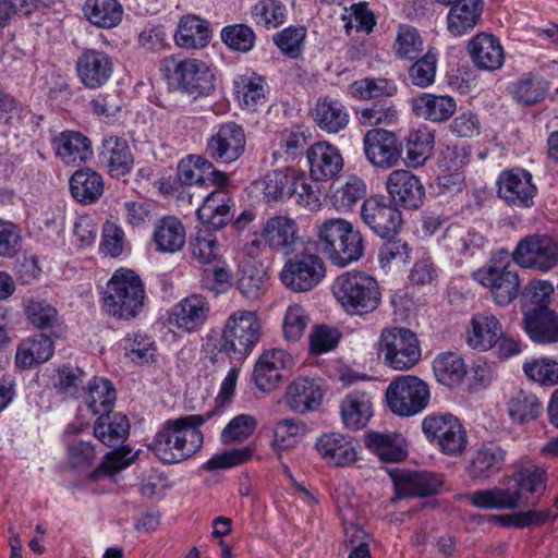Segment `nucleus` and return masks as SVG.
<instances>
[{"instance_id": "obj_30", "label": "nucleus", "mask_w": 558, "mask_h": 558, "mask_svg": "<svg viewBox=\"0 0 558 558\" xmlns=\"http://www.w3.org/2000/svg\"><path fill=\"white\" fill-rule=\"evenodd\" d=\"M523 326L529 338L535 343L558 342V314L549 307L524 310Z\"/></svg>"}, {"instance_id": "obj_63", "label": "nucleus", "mask_w": 558, "mask_h": 558, "mask_svg": "<svg viewBox=\"0 0 558 558\" xmlns=\"http://www.w3.org/2000/svg\"><path fill=\"white\" fill-rule=\"evenodd\" d=\"M359 124L363 126H389L397 122L398 111L392 105L374 104L369 107H363L355 111Z\"/></svg>"}, {"instance_id": "obj_44", "label": "nucleus", "mask_w": 558, "mask_h": 558, "mask_svg": "<svg viewBox=\"0 0 558 558\" xmlns=\"http://www.w3.org/2000/svg\"><path fill=\"white\" fill-rule=\"evenodd\" d=\"M82 10L86 20L99 28H113L123 17V7L118 0H85Z\"/></svg>"}, {"instance_id": "obj_53", "label": "nucleus", "mask_w": 558, "mask_h": 558, "mask_svg": "<svg viewBox=\"0 0 558 558\" xmlns=\"http://www.w3.org/2000/svg\"><path fill=\"white\" fill-rule=\"evenodd\" d=\"M434 141V134L426 126L411 131L407 138L408 166L412 168L423 166L433 151Z\"/></svg>"}, {"instance_id": "obj_7", "label": "nucleus", "mask_w": 558, "mask_h": 558, "mask_svg": "<svg viewBox=\"0 0 558 558\" xmlns=\"http://www.w3.org/2000/svg\"><path fill=\"white\" fill-rule=\"evenodd\" d=\"M511 256L505 248L494 252L490 263L477 269L473 278L484 288L489 289L496 304L508 305L518 295L520 278L515 270L509 268Z\"/></svg>"}, {"instance_id": "obj_54", "label": "nucleus", "mask_w": 558, "mask_h": 558, "mask_svg": "<svg viewBox=\"0 0 558 558\" xmlns=\"http://www.w3.org/2000/svg\"><path fill=\"white\" fill-rule=\"evenodd\" d=\"M546 471L536 465L520 469L508 477V482L520 495V502L524 494H542L546 488Z\"/></svg>"}, {"instance_id": "obj_28", "label": "nucleus", "mask_w": 558, "mask_h": 558, "mask_svg": "<svg viewBox=\"0 0 558 558\" xmlns=\"http://www.w3.org/2000/svg\"><path fill=\"white\" fill-rule=\"evenodd\" d=\"M438 166L440 174L432 184L433 191L438 196L451 197L464 189V174L460 171L462 158L453 148H446L441 151Z\"/></svg>"}, {"instance_id": "obj_6", "label": "nucleus", "mask_w": 558, "mask_h": 558, "mask_svg": "<svg viewBox=\"0 0 558 558\" xmlns=\"http://www.w3.org/2000/svg\"><path fill=\"white\" fill-rule=\"evenodd\" d=\"M161 70L170 85L193 98L208 96L215 90V75L201 59L170 56L163 59Z\"/></svg>"}, {"instance_id": "obj_18", "label": "nucleus", "mask_w": 558, "mask_h": 558, "mask_svg": "<svg viewBox=\"0 0 558 558\" xmlns=\"http://www.w3.org/2000/svg\"><path fill=\"white\" fill-rule=\"evenodd\" d=\"M498 196L507 204L517 207H530L537 193L532 174L521 168L507 169L497 179Z\"/></svg>"}, {"instance_id": "obj_48", "label": "nucleus", "mask_w": 558, "mask_h": 558, "mask_svg": "<svg viewBox=\"0 0 558 558\" xmlns=\"http://www.w3.org/2000/svg\"><path fill=\"white\" fill-rule=\"evenodd\" d=\"M437 381L447 387L458 386L466 375L464 360L456 352H442L433 361Z\"/></svg>"}, {"instance_id": "obj_29", "label": "nucleus", "mask_w": 558, "mask_h": 558, "mask_svg": "<svg viewBox=\"0 0 558 558\" xmlns=\"http://www.w3.org/2000/svg\"><path fill=\"white\" fill-rule=\"evenodd\" d=\"M487 244V239L480 232L460 226H449L441 239V245L451 259L475 255Z\"/></svg>"}, {"instance_id": "obj_22", "label": "nucleus", "mask_w": 558, "mask_h": 558, "mask_svg": "<svg viewBox=\"0 0 558 558\" xmlns=\"http://www.w3.org/2000/svg\"><path fill=\"white\" fill-rule=\"evenodd\" d=\"M260 236L271 250L283 254H290L301 241L296 221L284 215L268 218L262 227Z\"/></svg>"}, {"instance_id": "obj_27", "label": "nucleus", "mask_w": 558, "mask_h": 558, "mask_svg": "<svg viewBox=\"0 0 558 558\" xmlns=\"http://www.w3.org/2000/svg\"><path fill=\"white\" fill-rule=\"evenodd\" d=\"M98 157L113 178L124 177L134 167L132 149L128 141L121 136L108 135L104 137Z\"/></svg>"}, {"instance_id": "obj_33", "label": "nucleus", "mask_w": 558, "mask_h": 558, "mask_svg": "<svg viewBox=\"0 0 558 558\" xmlns=\"http://www.w3.org/2000/svg\"><path fill=\"white\" fill-rule=\"evenodd\" d=\"M468 51L474 65L481 70H498L505 61L499 39L489 34L480 33L474 36L468 45Z\"/></svg>"}, {"instance_id": "obj_38", "label": "nucleus", "mask_w": 558, "mask_h": 558, "mask_svg": "<svg viewBox=\"0 0 558 558\" xmlns=\"http://www.w3.org/2000/svg\"><path fill=\"white\" fill-rule=\"evenodd\" d=\"M507 452L496 444L481 446L472 456L466 469L468 475L473 481H486L499 473L506 461Z\"/></svg>"}, {"instance_id": "obj_58", "label": "nucleus", "mask_w": 558, "mask_h": 558, "mask_svg": "<svg viewBox=\"0 0 558 558\" xmlns=\"http://www.w3.org/2000/svg\"><path fill=\"white\" fill-rule=\"evenodd\" d=\"M508 89L515 101L524 105H533L545 97L548 90V84L543 78L524 76L512 82Z\"/></svg>"}, {"instance_id": "obj_37", "label": "nucleus", "mask_w": 558, "mask_h": 558, "mask_svg": "<svg viewBox=\"0 0 558 558\" xmlns=\"http://www.w3.org/2000/svg\"><path fill=\"white\" fill-rule=\"evenodd\" d=\"M295 178H298V170L287 167L268 171L256 182V185L266 203L283 202L293 195Z\"/></svg>"}, {"instance_id": "obj_23", "label": "nucleus", "mask_w": 558, "mask_h": 558, "mask_svg": "<svg viewBox=\"0 0 558 558\" xmlns=\"http://www.w3.org/2000/svg\"><path fill=\"white\" fill-rule=\"evenodd\" d=\"M209 312L207 299L201 294H192L172 307L169 322L183 332H193L206 323Z\"/></svg>"}, {"instance_id": "obj_24", "label": "nucleus", "mask_w": 558, "mask_h": 558, "mask_svg": "<svg viewBox=\"0 0 558 558\" xmlns=\"http://www.w3.org/2000/svg\"><path fill=\"white\" fill-rule=\"evenodd\" d=\"M54 155L66 166H80L93 157L90 140L82 132L65 130L51 138Z\"/></svg>"}, {"instance_id": "obj_20", "label": "nucleus", "mask_w": 558, "mask_h": 558, "mask_svg": "<svg viewBox=\"0 0 558 558\" xmlns=\"http://www.w3.org/2000/svg\"><path fill=\"white\" fill-rule=\"evenodd\" d=\"M318 454L327 464L345 468L359 459L360 446L349 435L338 432L324 433L315 441Z\"/></svg>"}, {"instance_id": "obj_55", "label": "nucleus", "mask_w": 558, "mask_h": 558, "mask_svg": "<svg viewBox=\"0 0 558 558\" xmlns=\"http://www.w3.org/2000/svg\"><path fill=\"white\" fill-rule=\"evenodd\" d=\"M85 376L82 368L63 364L56 369L52 378L53 388L63 399H75L81 392Z\"/></svg>"}, {"instance_id": "obj_15", "label": "nucleus", "mask_w": 558, "mask_h": 558, "mask_svg": "<svg viewBox=\"0 0 558 558\" xmlns=\"http://www.w3.org/2000/svg\"><path fill=\"white\" fill-rule=\"evenodd\" d=\"M293 366V357L278 348L266 349L257 357L253 368V381L264 392L275 390Z\"/></svg>"}, {"instance_id": "obj_45", "label": "nucleus", "mask_w": 558, "mask_h": 558, "mask_svg": "<svg viewBox=\"0 0 558 558\" xmlns=\"http://www.w3.org/2000/svg\"><path fill=\"white\" fill-rule=\"evenodd\" d=\"M373 415V403L363 391L349 393L341 403V416L344 425L351 429L364 427Z\"/></svg>"}, {"instance_id": "obj_26", "label": "nucleus", "mask_w": 558, "mask_h": 558, "mask_svg": "<svg viewBox=\"0 0 558 558\" xmlns=\"http://www.w3.org/2000/svg\"><path fill=\"white\" fill-rule=\"evenodd\" d=\"M283 399L291 411L305 414L320 405L323 389L315 378L296 377L287 386Z\"/></svg>"}, {"instance_id": "obj_64", "label": "nucleus", "mask_w": 558, "mask_h": 558, "mask_svg": "<svg viewBox=\"0 0 558 558\" xmlns=\"http://www.w3.org/2000/svg\"><path fill=\"white\" fill-rule=\"evenodd\" d=\"M437 61V52L434 49H428L409 68L411 83L420 88L430 86L435 82Z\"/></svg>"}, {"instance_id": "obj_61", "label": "nucleus", "mask_w": 558, "mask_h": 558, "mask_svg": "<svg viewBox=\"0 0 558 558\" xmlns=\"http://www.w3.org/2000/svg\"><path fill=\"white\" fill-rule=\"evenodd\" d=\"M25 314L38 329H52L60 325L58 311L46 300L29 299L25 305Z\"/></svg>"}, {"instance_id": "obj_14", "label": "nucleus", "mask_w": 558, "mask_h": 558, "mask_svg": "<svg viewBox=\"0 0 558 558\" xmlns=\"http://www.w3.org/2000/svg\"><path fill=\"white\" fill-rule=\"evenodd\" d=\"M363 151L373 167L388 170L399 165L403 149L393 132L376 128L364 134Z\"/></svg>"}, {"instance_id": "obj_60", "label": "nucleus", "mask_w": 558, "mask_h": 558, "mask_svg": "<svg viewBox=\"0 0 558 558\" xmlns=\"http://www.w3.org/2000/svg\"><path fill=\"white\" fill-rule=\"evenodd\" d=\"M393 52L402 60H415L423 52V39L415 27L399 26L393 43Z\"/></svg>"}, {"instance_id": "obj_50", "label": "nucleus", "mask_w": 558, "mask_h": 558, "mask_svg": "<svg viewBox=\"0 0 558 558\" xmlns=\"http://www.w3.org/2000/svg\"><path fill=\"white\" fill-rule=\"evenodd\" d=\"M365 445L381 461L399 462L407 456L403 439L398 435L369 432L365 435Z\"/></svg>"}, {"instance_id": "obj_19", "label": "nucleus", "mask_w": 558, "mask_h": 558, "mask_svg": "<svg viewBox=\"0 0 558 558\" xmlns=\"http://www.w3.org/2000/svg\"><path fill=\"white\" fill-rule=\"evenodd\" d=\"M386 190L396 205L417 209L423 205L425 187L417 175L409 170L391 171L386 179Z\"/></svg>"}, {"instance_id": "obj_56", "label": "nucleus", "mask_w": 558, "mask_h": 558, "mask_svg": "<svg viewBox=\"0 0 558 558\" xmlns=\"http://www.w3.org/2000/svg\"><path fill=\"white\" fill-rule=\"evenodd\" d=\"M396 93V83L392 80L384 77H365L354 81L349 86V94L359 100H372L380 97H390Z\"/></svg>"}, {"instance_id": "obj_3", "label": "nucleus", "mask_w": 558, "mask_h": 558, "mask_svg": "<svg viewBox=\"0 0 558 558\" xmlns=\"http://www.w3.org/2000/svg\"><path fill=\"white\" fill-rule=\"evenodd\" d=\"M146 291L141 277L133 270H116L101 291L102 312L117 320L130 322L144 307Z\"/></svg>"}, {"instance_id": "obj_25", "label": "nucleus", "mask_w": 558, "mask_h": 558, "mask_svg": "<svg viewBox=\"0 0 558 558\" xmlns=\"http://www.w3.org/2000/svg\"><path fill=\"white\" fill-rule=\"evenodd\" d=\"M398 498H412L435 495L441 487V480L423 471H395L391 473Z\"/></svg>"}, {"instance_id": "obj_8", "label": "nucleus", "mask_w": 558, "mask_h": 558, "mask_svg": "<svg viewBox=\"0 0 558 558\" xmlns=\"http://www.w3.org/2000/svg\"><path fill=\"white\" fill-rule=\"evenodd\" d=\"M426 440L447 456H460L468 445V433L462 422L453 414L435 412L421 423Z\"/></svg>"}, {"instance_id": "obj_2", "label": "nucleus", "mask_w": 558, "mask_h": 558, "mask_svg": "<svg viewBox=\"0 0 558 558\" xmlns=\"http://www.w3.org/2000/svg\"><path fill=\"white\" fill-rule=\"evenodd\" d=\"M214 412L190 414L163 423L150 445L154 453L165 463H179L197 453L204 442L199 430Z\"/></svg>"}, {"instance_id": "obj_40", "label": "nucleus", "mask_w": 558, "mask_h": 558, "mask_svg": "<svg viewBox=\"0 0 558 558\" xmlns=\"http://www.w3.org/2000/svg\"><path fill=\"white\" fill-rule=\"evenodd\" d=\"M509 420L517 425H523L536 420L543 412V403L538 397L527 390L514 389L505 401Z\"/></svg>"}, {"instance_id": "obj_39", "label": "nucleus", "mask_w": 558, "mask_h": 558, "mask_svg": "<svg viewBox=\"0 0 558 558\" xmlns=\"http://www.w3.org/2000/svg\"><path fill=\"white\" fill-rule=\"evenodd\" d=\"M469 501L478 509L514 510L520 507V495L507 481L506 486H494L471 493Z\"/></svg>"}, {"instance_id": "obj_4", "label": "nucleus", "mask_w": 558, "mask_h": 558, "mask_svg": "<svg viewBox=\"0 0 558 558\" xmlns=\"http://www.w3.org/2000/svg\"><path fill=\"white\" fill-rule=\"evenodd\" d=\"M317 242L328 259L345 267L364 255V241L359 229L343 219L330 218L317 226Z\"/></svg>"}, {"instance_id": "obj_62", "label": "nucleus", "mask_w": 558, "mask_h": 558, "mask_svg": "<svg viewBox=\"0 0 558 558\" xmlns=\"http://www.w3.org/2000/svg\"><path fill=\"white\" fill-rule=\"evenodd\" d=\"M251 17L257 25L277 28L286 20V7L279 0H259L251 8Z\"/></svg>"}, {"instance_id": "obj_17", "label": "nucleus", "mask_w": 558, "mask_h": 558, "mask_svg": "<svg viewBox=\"0 0 558 558\" xmlns=\"http://www.w3.org/2000/svg\"><path fill=\"white\" fill-rule=\"evenodd\" d=\"M113 69V58L96 48H84L75 61L76 76L88 89H97L106 85L112 76Z\"/></svg>"}, {"instance_id": "obj_16", "label": "nucleus", "mask_w": 558, "mask_h": 558, "mask_svg": "<svg viewBox=\"0 0 558 558\" xmlns=\"http://www.w3.org/2000/svg\"><path fill=\"white\" fill-rule=\"evenodd\" d=\"M245 133L235 122H227L217 128L208 137L206 154L218 163H232L245 149Z\"/></svg>"}, {"instance_id": "obj_34", "label": "nucleus", "mask_w": 558, "mask_h": 558, "mask_svg": "<svg viewBox=\"0 0 558 558\" xmlns=\"http://www.w3.org/2000/svg\"><path fill=\"white\" fill-rule=\"evenodd\" d=\"M411 107L416 117L440 123L453 116L457 110V102L449 95L421 93L411 99Z\"/></svg>"}, {"instance_id": "obj_32", "label": "nucleus", "mask_w": 558, "mask_h": 558, "mask_svg": "<svg viewBox=\"0 0 558 558\" xmlns=\"http://www.w3.org/2000/svg\"><path fill=\"white\" fill-rule=\"evenodd\" d=\"M502 335L499 319L492 313L474 314L466 329V343L477 351H487L495 347Z\"/></svg>"}, {"instance_id": "obj_46", "label": "nucleus", "mask_w": 558, "mask_h": 558, "mask_svg": "<svg viewBox=\"0 0 558 558\" xmlns=\"http://www.w3.org/2000/svg\"><path fill=\"white\" fill-rule=\"evenodd\" d=\"M130 424L122 413L100 415L94 425V435L105 446L121 445L129 436Z\"/></svg>"}, {"instance_id": "obj_42", "label": "nucleus", "mask_w": 558, "mask_h": 558, "mask_svg": "<svg viewBox=\"0 0 558 558\" xmlns=\"http://www.w3.org/2000/svg\"><path fill=\"white\" fill-rule=\"evenodd\" d=\"M173 38L183 49L204 48L210 40L209 24L198 15L186 14L180 19Z\"/></svg>"}, {"instance_id": "obj_57", "label": "nucleus", "mask_w": 558, "mask_h": 558, "mask_svg": "<svg viewBox=\"0 0 558 558\" xmlns=\"http://www.w3.org/2000/svg\"><path fill=\"white\" fill-rule=\"evenodd\" d=\"M366 184L357 175H349L331 195V203L339 211H348L366 195Z\"/></svg>"}, {"instance_id": "obj_36", "label": "nucleus", "mask_w": 558, "mask_h": 558, "mask_svg": "<svg viewBox=\"0 0 558 558\" xmlns=\"http://www.w3.org/2000/svg\"><path fill=\"white\" fill-rule=\"evenodd\" d=\"M232 205L233 201L229 192L217 187L204 198L196 214L203 225L219 229L231 220Z\"/></svg>"}, {"instance_id": "obj_31", "label": "nucleus", "mask_w": 558, "mask_h": 558, "mask_svg": "<svg viewBox=\"0 0 558 558\" xmlns=\"http://www.w3.org/2000/svg\"><path fill=\"white\" fill-rule=\"evenodd\" d=\"M311 116L315 124L328 134L343 131L350 122L348 108L330 96L319 97L311 110Z\"/></svg>"}, {"instance_id": "obj_1", "label": "nucleus", "mask_w": 558, "mask_h": 558, "mask_svg": "<svg viewBox=\"0 0 558 558\" xmlns=\"http://www.w3.org/2000/svg\"><path fill=\"white\" fill-rule=\"evenodd\" d=\"M262 330V319L257 312L236 310L226 318L219 339L213 342L207 339L203 348L211 361H217L219 355L244 361L259 343Z\"/></svg>"}, {"instance_id": "obj_10", "label": "nucleus", "mask_w": 558, "mask_h": 558, "mask_svg": "<svg viewBox=\"0 0 558 558\" xmlns=\"http://www.w3.org/2000/svg\"><path fill=\"white\" fill-rule=\"evenodd\" d=\"M378 352L384 355L385 363L397 371L412 368L421 359V348L416 335L407 328L383 330Z\"/></svg>"}, {"instance_id": "obj_59", "label": "nucleus", "mask_w": 558, "mask_h": 558, "mask_svg": "<svg viewBox=\"0 0 558 558\" xmlns=\"http://www.w3.org/2000/svg\"><path fill=\"white\" fill-rule=\"evenodd\" d=\"M522 369L525 376L541 386L558 385V362L549 357H538L525 361Z\"/></svg>"}, {"instance_id": "obj_5", "label": "nucleus", "mask_w": 558, "mask_h": 558, "mask_svg": "<svg viewBox=\"0 0 558 558\" xmlns=\"http://www.w3.org/2000/svg\"><path fill=\"white\" fill-rule=\"evenodd\" d=\"M332 292L342 308L351 315L372 313L381 301L377 280L361 270H350L338 276Z\"/></svg>"}, {"instance_id": "obj_51", "label": "nucleus", "mask_w": 558, "mask_h": 558, "mask_svg": "<svg viewBox=\"0 0 558 558\" xmlns=\"http://www.w3.org/2000/svg\"><path fill=\"white\" fill-rule=\"evenodd\" d=\"M70 190L76 201L90 204L102 195L104 181L101 175L92 169H82L72 175Z\"/></svg>"}, {"instance_id": "obj_11", "label": "nucleus", "mask_w": 558, "mask_h": 558, "mask_svg": "<svg viewBox=\"0 0 558 558\" xmlns=\"http://www.w3.org/2000/svg\"><path fill=\"white\" fill-rule=\"evenodd\" d=\"M510 256L521 268L548 272L558 267V242L548 234H531L518 242Z\"/></svg>"}, {"instance_id": "obj_12", "label": "nucleus", "mask_w": 558, "mask_h": 558, "mask_svg": "<svg viewBox=\"0 0 558 558\" xmlns=\"http://www.w3.org/2000/svg\"><path fill=\"white\" fill-rule=\"evenodd\" d=\"M325 277L323 260L315 254L301 253L288 259L280 271L282 283L295 292L315 288Z\"/></svg>"}, {"instance_id": "obj_21", "label": "nucleus", "mask_w": 558, "mask_h": 558, "mask_svg": "<svg viewBox=\"0 0 558 558\" xmlns=\"http://www.w3.org/2000/svg\"><path fill=\"white\" fill-rule=\"evenodd\" d=\"M310 175L316 182H325L337 177L344 167L340 149L328 141L312 144L306 150Z\"/></svg>"}, {"instance_id": "obj_13", "label": "nucleus", "mask_w": 558, "mask_h": 558, "mask_svg": "<svg viewBox=\"0 0 558 558\" xmlns=\"http://www.w3.org/2000/svg\"><path fill=\"white\" fill-rule=\"evenodd\" d=\"M362 221L381 239H393L402 227V214L384 196H371L362 206Z\"/></svg>"}, {"instance_id": "obj_47", "label": "nucleus", "mask_w": 558, "mask_h": 558, "mask_svg": "<svg viewBox=\"0 0 558 558\" xmlns=\"http://www.w3.org/2000/svg\"><path fill=\"white\" fill-rule=\"evenodd\" d=\"M308 426L295 417H287L275 423L271 447L276 451L287 450L299 445L307 435Z\"/></svg>"}, {"instance_id": "obj_41", "label": "nucleus", "mask_w": 558, "mask_h": 558, "mask_svg": "<svg viewBox=\"0 0 558 558\" xmlns=\"http://www.w3.org/2000/svg\"><path fill=\"white\" fill-rule=\"evenodd\" d=\"M483 12L482 0H461L447 14V29L453 37L463 36L478 23Z\"/></svg>"}, {"instance_id": "obj_49", "label": "nucleus", "mask_w": 558, "mask_h": 558, "mask_svg": "<svg viewBox=\"0 0 558 558\" xmlns=\"http://www.w3.org/2000/svg\"><path fill=\"white\" fill-rule=\"evenodd\" d=\"M116 398V389L110 380L94 377L88 383L85 403L93 414L104 416L111 413Z\"/></svg>"}, {"instance_id": "obj_35", "label": "nucleus", "mask_w": 558, "mask_h": 558, "mask_svg": "<svg viewBox=\"0 0 558 558\" xmlns=\"http://www.w3.org/2000/svg\"><path fill=\"white\" fill-rule=\"evenodd\" d=\"M151 241L158 253H178L186 242L185 227L174 216L162 217L154 226Z\"/></svg>"}, {"instance_id": "obj_52", "label": "nucleus", "mask_w": 558, "mask_h": 558, "mask_svg": "<svg viewBox=\"0 0 558 558\" xmlns=\"http://www.w3.org/2000/svg\"><path fill=\"white\" fill-rule=\"evenodd\" d=\"M236 98L242 107L254 111L266 101L267 84L256 74L243 75L235 81Z\"/></svg>"}, {"instance_id": "obj_9", "label": "nucleus", "mask_w": 558, "mask_h": 558, "mask_svg": "<svg viewBox=\"0 0 558 558\" xmlns=\"http://www.w3.org/2000/svg\"><path fill=\"white\" fill-rule=\"evenodd\" d=\"M429 399L428 385L416 376H399L388 385L386 390L388 408L402 417L414 416L423 412L427 408Z\"/></svg>"}, {"instance_id": "obj_43", "label": "nucleus", "mask_w": 558, "mask_h": 558, "mask_svg": "<svg viewBox=\"0 0 558 558\" xmlns=\"http://www.w3.org/2000/svg\"><path fill=\"white\" fill-rule=\"evenodd\" d=\"M54 352L52 340L45 335H36L23 340L17 347L15 363L20 368L29 369L47 362Z\"/></svg>"}]
</instances>
